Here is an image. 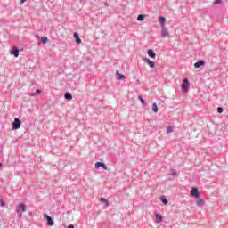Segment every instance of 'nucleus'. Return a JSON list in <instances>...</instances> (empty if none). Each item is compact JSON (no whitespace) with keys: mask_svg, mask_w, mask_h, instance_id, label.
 Segmentation results:
<instances>
[{"mask_svg":"<svg viewBox=\"0 0 228 228\" xmlns=\"http://www.w3.org/2000/svg\"><path fill=\"white\" fill-rule=\"evenodd\" d=\"M95 168H103V170H108V166L104 162H96L94 165Z\"/></svg>","mask_w":228,"mask_h":228,"instance_id":"nucleus-5","label":"nucleus"},{"mask_svg":"<svg viewBox=\"0 0 228 228\" xmlns=\"http://www.w3.org/2000/svg\"><path fill=\"white\" fill-rule=\"evenodd\" d=\"M40 94H42V91L40 89H37L35 93H29V95L31 97H35V95H40Z\"/></svg>","mask_w":228,"mask_h":228,"instance_id":"nucleus-17","label":"nucleus"},{"mask_svg":"<svg viewBox=\"0 0 228 228\" xmlns=\"http://www.w3.org/2000/svg\"><path fill=\"white\" fill-rule=\"evenodd\" d=\"M11 54H12L15 58H19V48L13 47L11 51Z\"/></svg>","mask_w":228,"mask_h":228,"instance_id":"nucleus-10","label":"nucleus"},{"mask_svg":"<svg viewBox=\"0 0 228 228\" xmlns=\"http://www.w3.org/2000/svg\"><path fill=\"white\" fill-rule=\"evenodd\" d=\"M41 42H42V44H47V42H49V38H47V37H41Z\"/></svg>","mask_w":228,"mask_h":228,"instance_id":"nucleus-22","label":"nucleus"},{"mask_svg":"<svg viewBox=\"0 0 228 228\" xmlns=\"http://www.w3.org/2000/svg\"><path fill=\"white\" fill-rule=\"evenodd\" d=\"M16 211L17 213H20V216H22V213H26V205L24 203H20Z\"/></svg>","mask_w":228,"mask_h":228,"instance_id":"nucleus-2","label":"nucleus"},{"mask_svg":"<svg viewBox=\"0 0 228 228\" xmlns=\"http://www.w3.org/2000/svg\"><path fill=\"white\" fill-rule=\"evenodd\" d=\"M167 133H174V128L172 126H167Z\"/></svg>","mask_w":228,"mask_h":228,"instance_id":"nucleus-25","label":"nucleus"},{"mask_svg":"<svg viewBox=\"0 0 228 228\" xmlns=\"http://www.w3.org/2000/svg\"><path fill=\"white\" fill-rule=\"evenodd\" d=\"M155 218H156L157 224H161V222H163V216L159 214H156Z\"/></svg>","mask_w":228,"mask_h":228,"instance_id":"nucleus-12","label":"nucleus"},{"mask_svg":"<svg viewBox=\"0 0 228 228\" xmlns=\"http://www.w3.org/2000/svg\"><path fill=\"white\" fill-rule=\"evenodd\" d=\"M167 21V19H165V17H163V16H160L159 18V24L161 25V27L163 28V26H165V22Z\"/></svg>","mask_w":228,"mask_h":228,"instance_id":"nucleus-14","label":"nucleus"},{"mask_svg":"<svg viewBox=\"0 0 228 228\" xmlns=\"http://www.w3.org/2000/svg\"><path fill=\"white\" fill-rule=\"evenodd\" d=\"M64 99H66V101H72V94L69 92L65 93Z\"/></svg>","mask_w":228,"mask_h":228,"instance_id":"nucleus-15","label":"nucleus"},{"mask_svg":"<svg viewBox=\"0 0 228 228\" xmlns=\"http://www.w3.org/2000/svg\"><path fill=\"white\" fill-rule=\"evenodd\" d=\"M152 111L154 113H158V104L156 102H154L152 105Z\"/></svg>","mask_w":228,"mask_h":228,"instance_id":"nucleus-20","label":"nucleus"},{"mask_svg":"<svg viewBox=\"0 0 228 228\" xmlns=\"http://www.w3.org/2000/svg\"><path fill=\"white\" fill-rule=\"evenodd\" d=\"M116 74L118 76V81H122V80L126 79V75L119 74L118 71H117Z\"/></svg>","mask_w":228,"mask_h":228,"instance_id":"nucleus-16","label":"nucleus"},{"mask_svg":"<svg viewBox=\"0 0 228 228\" xmlns=\"http://www.w3.org/2000/svg\"><path fill=\"white\" fill-rule=\"evenodd\" d=\"M161 202H163L165 205L168 204V200H167V198L165 196L160 197Z\"/></svg>","mask_w":228,"mask_h":228,"instance_id":"nucleus-21","label":"nucleus"},{"mask_svg":"<svg viewBox=\"0 0 228 228\" xmlns=\"http://www.w3.org/2000/svg\"><path fill=\"white\" fill-rule=\"evenodd\" d=\"M44 218H45L48 227H53V225H54V221H53V217L49 215L44 214Z\"/></svg>","mask_w":228,"mask_h":228,"instance_id":"nucleus-4","label":"nucleus"},{"mask_svg":"<svg viewBox=\"0 0 228 228\" xmlns=\"http://www.w3.org/2000/svg\"><path fill=\"white\" fill-rule=\"evenodd\" d=\"M36 38H40V37L38 35L36 36Z\"/></svg>","mask_w":228,"mask_h":228,"instance_id":"nucleus-32","label":"nucleus"},{"mask_svg":"<svg viewBox=\"0 0 228 228\" xmlns=\"http://www.w3.org/2000/svg\"><path fill=\"white\" fill-rule=\"evenodd\" d=\"M20 126H22V121L19 118H14V121L12 122V130L17 131V129H20Z\"/></svg>","mask_w":228,"mask_h":228,"instance_id":"nucleus-1","label":"nucleus"},{"mask_svg":"<svg viewBox=\"0 0 228 228\" xmlns=\"http://www.w3.org/2000/svg\"><path fill=\"white\" fill-rule=\"evenodd\" d=\"M202 204H204V200L199 199V200H197V206H202Z\"/></svg>","mask_w":228,"mask_h":228,"instance_id":"nucleus-23","label":"nucleus"},{"mask_svg":"<svg viewBox=\"0 0 228 228\" xmlns=\"http://www.w3.org/2000/svg\"><path fill=\"white\" fill-rule=\"evenodd\" d=\"M0 206L4 207V201H3V200H0Z\"/></svg>","mask_w":228,"mask_h":228,"instance_id":"nucleus-29","label":"nucleus"},{"mask_svg":"<svg viewBox=\"0 0 228 228\" xmlns=\"http://www.w3.org/2000/svg\"><path fill=\"white\" fill-rule=\"evenodd\" d=\"M68 228H74V224H69Z\"/></svg>","mask_w":228,"mask_h":228,"instance_id":"nucleus-30","label":"nucleus"},{"mask_svg":"<svg viewBox=\"0 0 228 228\" xmlns=\"http://www.w3.org/2000/svg\"><path fill=\"white\" fill-rule=\"evenodd\" d=\"M171 175H177V170L175 169H171Z\"/></svg>","mask_w":228,"mask_h":228,"instance_id":"nucleus-26","label":"nucleus"},{"mask_svg":"<svg viewBox=\"0 0 228 228\" xmlns=\"http://www.w3.org/2000/svg\"><path fill=\"white\" fill-rule=\"evenodd\" d=\"M144 61L149 64L150 69H154V67H156V62L151 61L150 59L145 58Z\"/></svg>","mask_w":228,"mask_h":228,"instance_id":"nucleus-8","label":"nucleus"},{"mask_svg":"<svg viewBox=\"0 0 228 228\" xmlns=\"http://www.w3.org/2000/svg\"><path fill=\"white\" fill-rule=\"evenodd\" d=\"M21 1V4H24V3H26V1H28V0H20Z\"/></svg>","mask_w":228,"mask_h":228,"instance_id":"nucleus-31","label":"nucleus"},{"mask_svg":"<svg viewBox=\"0 0 228 228\" xmlns=\"http://www.w3.org/2000/svg\"><path fill=\"white\" fill-rule=\"evenodd\" d=\"M217 111H218L219 113H224V108L218 107V108H217Z\"/></svg>","mask_w":228,"mask_h":228,"instance_id":"nucleus-27","label":"nucleus"},{"mask_svg":"<svg viewBox=\"0 0 228 228\" xmlns=\"http://www.w3.org/2000/svg\"><path fill=\"white\" fill-rule=\"evenodd\" d=\"M147 54H148V56H150V57L152 58L153 60L156 59V53L154 52V50L149 49V50L147 51Z\"/></svg>","mask_w":228,"mask_h":228,"instance_id":"nucleus-11","label":"nucleus"},{"mask_svg":"<svg viewBox=\"0 0 228 228\" xmlns=\"http://www.w3.org/2000/svg\"><path fill=\"white\" fill-rule=\"evenodd\" d=\"M138 99L142 102V104L145 105V100L143 99V97H142V95H138Z\"/></svg>","mask_w":228,"mask_h":228,"instance_id":"nucleus-24","label":"nucleus"},{"mask_svg":"<svg viewBox=\"0 0 228 228\" xmlns=\"http://www.w3.org/2000/svg\"><path fill=\"white\" fill-rule=\"evenodd\" d=\"M73 37H74L77 44H81V37H79V34L77 32H75L73 34Z\"/></svg>","mask_w":228,"mask_h":228,"instance_id":"nucleus-13","label":"nucleus"},{"mask_svg":"<svg viewBox=\"0 0 228 228\" xmlns=\"http://www.w3.org/2000/svg\"><path fill=\"white\" fill-rule=\"evenodd\" d=\"M168 29L167 28V27L163 26L162 27V33H161V37L162 38H165L166 37H168Z\"/></svg>","mask_w":228,"mask_h":228,"instance_id":"nucleus-9","label":"nucleus"},{"mask_svg":"<svg viewBox=\"0 0 228 228\" xmlns=\"http://www.w3.org/2000/svg\"><path fill=\"white\" fill-rule=\"evenodd\" d=\"M137 20L139 22H142V20H145V15L143 14H139L138 17H137Z\"/></svg>","mask_w":228,"mask_h":228,"instance_id":"nucleus-19","label":"nucleus"},{"mask_svg":"<svg viewBox=\"0 0 228 228\" xmlns=\"http://www.w3.org/2000/svg\"><path fill=\"white\" fill-rule=\"evenodd\" d=\"M1 167H3V163L0 162V168H1Z\"/></svg>","mask_w":228,"mask_h":228,"instance_id":"nucleus-33","label":"nucleus"},{"mask_svg":"<svg viewBox=\"0 0 228 228\" xmlns=\"http://www.w3.org/2000/svg\"><path fill=\"white\" fill-rule=\"evenodd\" d=\"M215 4H220V3H222V0H215Z\"/></svg>","mask_w":228,"mask_h":228,"instance_id":"nucleus-28","label":"nucleus"},{"mask_svg":"<svg viewBox=\"0 0 228 228\" xmlns=\"http://www.w3.org/2000/svg\"><path fill=\"white\" fill-rule=\"evenodd\" d=\"M191 197H194L195 199H199V197H200L199 189L193 187L191 191Z\"/></svg>","mask_w":228,"mask_h":228,"instance_id":"nucleus-6","label":"nucleus"},{"mask_svg":"<svg viewBox=\"0 0 228 228\" xmlns=\"http://www.w3.org/2000/svg\"><path fill=\"white\" fill-rule=\"evenodd\" d=\"M204 65H206V62L202 60H200L194 63L195 69H200V67H204Z\"/></svg>","mask_w":228,"mask_h":228,"instance_id":"nucleus-7","label":"nucleus"},{"mask_svg":"<svg viewBox=\"0 0 228 228\" xmlns=\"http://www.w3.org/2000/svg\"><path fill=\"white\" fill-rule=\"evenodd\" d=\"M100 202L105 203L106 208H108V206H110V201H108V200H106V198H101V199H100Z\"/></svg>","mask_w":228,"mask_h":228,"instance_id":"nucleus-18","label":"nucleus"},{"mask_svg":"<svg viewBox=\"0 0 228 228\" xmlns=\"http://www.w3.org/2000/svg\"><path fill=\"white\" fill-rule=\"evenodd\" d=\"M189 88H190V81L188 80V78H184L182 84V90H183V92H188Z\"/></svg>","mask_w":228,"mask_h":228,"instance_id":"nucleus-3","label":"nucleus"}]
</instances>
